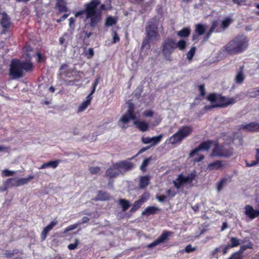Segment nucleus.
I'll return each mask as SVG.
<instances>
[{"instance_id":"f257e3e1","label":"nucleus","mask_w":259,"mask_h":259,"mask_svg":"<svg viewBox=\"0 0 259 259\" xmlns=\"http://www.w3.org/2000/svg\"><path fill=\"white\" fill-rule=\"evenodd\" d=\"M100 3L101 0H91L84 5L83 9L76 12L75 16L77 17L84 14L85 20L90 19V26L95 27L102 19L101 13L97 11V7Z\"/></svg>"},{"instance_id":"f03ea898","label":"nucleus","mask_w":259,"mask_h":259,"mask_svg":"<svg viewBox=\"0 0 259 259\" xmlns=\"http://www.w3.org/2000/svg\"><path fill=\"white\" fill-rule=\"evenodd\" d=\"M248 45V39L245 35H238L224 46L221 52L224 55L241 53L247 49Z\"/></svg>"},{"instance_id":"7ed1b4c3","label":"nucleus","mask_w":259,"mask_h":259,"mask_svg":"<svg viewBox=\"0 0 259 259\" xmlns=\"http://www.w3.org/2000/svg\"><path fill=\"white\" fill-rule=\"evenodd\" d=\"M128 110L124 114L120 120L118 124L122 128H127V126L125 124L128 123L131 120H134V124L136 125L137 127L142 132H145L148 129L149 125L145 121L136 120V117L134 114V105L131 103H128Z\"/></svg>"},{"instance_id":"20e7f679","label":"nucleus","mask_w":259,"mask_h":259,"mask_svg":"<svg viewBox=\"0 0 259 259\" xmlns=\"http://www.w3.org/2000/svg\"><path fill=\"white\" fill-rule=\"evenodd\" d=\"M207 100L211 102V105L204 107V110L206 111L216 107H225L232 105L239 100V97L236 96L234 97L227 98L219 95L212 94L207 97Z\"/></svg>"},{"instance_id":"39448f33","label":"nucleus","mask_w":259,"mask_h":259,"mask_svg":"<svg viewBox=\"0 0 259 259\" xmlns=\"http://www.w3.org/2000/svg\"><path fill=\"white\" fill-rule=\"evenodd\" d=\"M32 67V63L28 61L21 62L13 59L10 65V74L14 79L18 78L22 76L24 70L29 71Z\"/></svg>"},{"instance_id":"423d86ee","label":"nucleus","mask_w":259,"mask_h":259,"mask_svg":"<svg viewBox=\"0 0 259 259\" xmlns=\"http://www.w3.org/2000/svg\"><path fill=\"white\" fill-rule=\"evenodd\" d=\"M192 131L193 128L191 126H183L169 138V143L172 145L180 143L184 139L189 137Z\"/></svg>"},{"instance_id":"0eeeda50","label":"nucleus","mask_w":259,"mask_h":259,"mask_svg":"<svg viewBox=\"0 0 259 259\" xmlns=\"http://www.w3.org/2000/svg\"><path fill=\"white\" fill-rule=\"evenodd\" d=\"M176 48V43L172 38L165 39L161 46V53L165 60L171 61V54Z\"/></svg>"},{"instance_id":"6e6552de","label":"nucleus","mask_w":259,"mask_h":259,"mask_svg":"<svg viewBox=\"0 0 259 259\" xmlns=\"http://www.w3.org/2000/svg\"><path fill=\"white\" fill-rule=\"evenodd\" d=\"M233 149L227 144L223 145H217L212 152L213 156L218 157H228L233 155Z\"/></svg>"},{"instance_id":"1a4fd4ad","label":"nucleus","mask_w":259,"mask_h":259,"mask_svg":"<svg viewBox=\"0 0 259 259\" xmlns=\"http://www.w3.org/2000/svg\"><path fill=\"white\" fill-rule=\"evenodd\" d=\"M195 178V175L193 174L185 176L179 175L176 180L173 181L174 186L179 190L185 185L191 183Z\"/></svg>"},{"instance_id":"9d476101","label":"nucleus","mask_w":259,"mask_h":259,"mask_svg":"<svg viewBox=\"0 0 259 259\" xmlns=\"http://www.w3.org/2000/svg\"><path fill=\"white\" fill-rule=\"evenodd\" d=\"M173 234V233L166 230L163 231L160 236L154 242L148 244V248H152L160 244L163 243L169 239V237Z\"/></svg>"},{"instance_id":"9b49d317","label":"nucleus","mask_w":259,"mask_h":259,"mask_svg":"<svg viewBox=\"0 0 259 259\" xmlns=\"http://www.w3.org/2000/svg\"><path fill=\"white\" fill-rule=\"evenodd\" d=\"M99 77H97L96 78L94 81V83L93 84V86H92V90L91 91V93L87 96V100L84 101L81 104V105L78 108V111H83L84 110H85L87 107L90 105V103H91V101L92 99V97H91L92 95H93L95 92V90H96V88L99 83Z\"/></svg>"},{"instance_id":"f8f14e48","label":"nucleus","mask_w":259,"mask_h":259,"mask_svg":"<svg viewBox=\"0 0 259 259\" xmlns=\"http://www.w3.org/2000/svg\"><path fill=\"white\" fill-rule=\"evenodd\" d=\"M146 36L148 39H153L157 36V28L155 23L153 21L147 22L146 27Z\"/></svg>"},{"instance_id":"ddd939ff","label":"nucleus","mask_w":259,"mask_h":259,"mask_svg":"<svg viewBox=\"0 0 259 259\" xmlns=\"http://www.w3.org/2000/svg\"><path fill=\"white\" fill-rule=\"evenodd\" d=\"M116 166L118 168L120 172L122 174L133 168L134 164L129 160H123L116 163Z\"/></svg>"},{"instance_id":"4468645a","label":"nucleus","mask_w":259,"mask_h":259,"mask_svg":"<svg viewBox=\"0 0 259 259\" xmlns=\"http://www.w3.org/2000/svg\"><path fill=\"white\" fill-rule=\"evenodd\" d=\"M226 163L225 161L218 160L209 163L207 165L206 170L208 171L222 170L226 166Z\"/></svg>"},{"instance_id":"2eb2a0df","label":"nucleus","mask_w":259,"mask_h":259,"mask_svg":"<svg viewBox=\"0 0 259 259\" xmlns=\"http://www.w3.org/2000/svg\"><path fill=\"white\" fill-rule=\"evenodd\" d=\"M211 145V142L210 141H206L202 142L198 147L193 149L190 153V156L193 157L195 154H197L198 152L201 150H208L210 149Z\"/></svg>"},{"instance_id":"dca6fc26","label":"nucleus","mask_w":259,"mask_h":259,"mask_svg":"<svg viewBox=\"0 0 259 259\" xmlns=\"http://www.w3.org/2000/svg\"><path fill=\"white\" fill-rule=\"evenodd\" d=\"M162 138V135H159L157 136L150 137H143L142 141L144 144H151L150 147L152 146L157 145L161 140Z\"/></svg>"},{"instance_id":"f3484780","label":"nucleus","mask_w":259,"mask_h":259,"mask_svg":"<svg viewBox=\"0 0 259 259\" xmlns=\"http://www.w3.org/2000/svg\"><path fill=\"white\" fill-rule=\"evenodd\" d=\"M244 130L246 132H257L259 131V124L256 122H250L246 124L239 125V130Z\"/></svg>"},{"instance_id":"a211bd4d","label":"nucleus","mask_w":259,"mask_h":259,"mask_svg":"<svg viewBox=\"0 0 259 259\" xmlns=\"http://www.w3.org/2000/svg\"><path fill=\"white\" fill-rule=\"evenodd\" d=\"M245 214L250 219L252 220L259 216V210H255L249 205H246L245 206Z\"/></svg>"},{"instance_id":"6ab92c4d","label":"nucleus","mask_w":259,"mask_h":259,"mask_svg":"<svg viewBox=\"0 0 259 259\" xmlns=\"http://www.w3.org/2000/svg\"><path fill=\"white\" fill-rule=\"evenodd\" d=\"M120 174L119 170L118 167H116L115 163L107 169L105 175L107 177L113 178L119 176Z\"/></svg>"},{"instance_id":"aec40b11","label":"nucleus","mask_w":259,"mask_h":259,"mask_svg":"<svg viewBox=\"0 0 259 259\" xmlns=\"http://www.w3.org/2000/svg\"><path fill=\"white\" fill-rule=\"evenodd\" d=\"M58 223L57 221L54 220L44 229L41 234V239L42 241H44L46 239L49 232L58 224Z\"/></svg>"},{"instance_id":"412c9836","label":"nucleus","mask_w":259,"mask_h":259,"mask_svg":"<svg viewBox=\"0 0 259 259\" xmlns=\"http://www.w3.org/2000/svg\"><path fill=\"white\" fill-rule=\"evenodd\" d=\"M60 162V160H51L47 162L43 163L39 167V169H45L47 168H52L55 169L59 164Z\"/></svg>"},{"instance_id":"4be33fe9","label":"nucleus","mask_w":259,"mask_h":259,"mask_svg":"<svg viewBox=\"0 0 259 259\" xmlns=\"http://www.w3.org/2000/svg\"><path fill=\"white\" fill-rule=\"evenodd\" d=\"M1 15L2 18L0 21L1 26L5 28H8L11 24L10 18L5 13H2Z\"/></svg>"},{"instance_id":"5701e85b","label":"nucleus","mask_w":259,"mask_h":259,"mask_svg":"<svg viewBox=\"0 0 259 259\" xmlns=\"http://www.w3.org/2000/svg\"><path fill=\"white\" fill-rule=\"evenodd\" d=\"M160 209L158 207L152 206L147 207L143 212L142 215L149 216L151 214H153L156 213L158 211H159Z\"/></svg>"},{"instance_id":"b1692460","label":"nucleus","mask_w":259,"mask_h":259,"mask_svg":"<svg viewBox=\"0 0 259 259\" xmlns=\"http://www.w3.org/2000/svg\"><path fill=\"white\" fill-rule=\"evenodd\" d=\"M244 78L245 76L243 71V67H240L235 77V81L236 83L241 84L243 82Z\"/></svg>"},{"instance_id":"393cba45","label":"nucleus","mask_w":259,"mask_h":259,"mask_svg":"<svg viewBox=\"0 0 259 259\" xmlns=\"http://www.w3.org/2000/svg\"><path fill=\"white\" fill-rule=\"evenodd\" d=\"M149 184V178L148 176L141 177L140 180L139 187L141 189H144Z\"/></svg>"},{"instance_id":"a878e982","label":"nucleus","mask_w":259,"mask_h":259,"mask_svg":"<svg viewBox=\"0 0 259 259\" xmlns=\"http://www.w3.org/2000/svg\"><path fill=\"white\" fill-rule=\"evenodd\" d=\"M57 6L60 12H66L67 11L66 3L65 0H57Z\"/></svg>"},{"instance_id":"bb28decb","label":"nucleus","mask_w":259,"mask_h":259,"mask_svg":"<svg viewBox=\"0 0 259 259\" xmlns=\"http://www.w3.org/2000/svg\"><path fill=\"white\" fill-rule=\"evenodd\" d=\"M6 185L8 187H19L18 178H15L8 179L6 182Z\"/></svg>"},{"instance_id":"cd10ccee","label":"nucleus","mask_w":259,"mask_h":259,"mask_svg":"<svg viewBox=\"0 0 259 259\" xmlns=\"http://www.w3.org/2000/svg\"><path fill=\"white\" fill-rule=\"evenodd\" d=\"M34 176L30 175L27 178H18L19 187L27 184L30 180L33 179Z\"/></svg>"},{"instance_id":"c85d7f7f","label":"nucleus","mask_w":259,"mask_h":259,"mask_svg":"<svg viewBox=\"0 0 259 259\" xmlns=\"http://www.w3.org/2000/svg\"><path fill=\"white\" fill-rule=\"evenodd\" d=\"M118 202L122 207L123 211L127 210L130 206V202L127 200L120 198L119 199Z\"/></svg>"},{"instance_id":"c756f323","label":"nucleus","mask_w":259,"mask_h":259,"mask_svg":"<svg viewBox=\"0 0 259 259\" xmlns=\"http://www.w3.org/2000/svg\"><path fill=\"white\" fill-rule=\"evenodd\" d=\"M109 198L110 196L107 193L99 191L98 193L96 200L105 201L109 199Z\"/></svg>"},{"instance_id":"7c9ffc66","label":"nucleus","mask_w":259,"mask_h":259,"mask_svg":"<svg viewBox=\"0 0 259 259\" xmlns=\"http://www.w3.org/2000/svg\"><path fill=\"white\" fill-rule=\"evenodd\" d=\"M206 30L205 26L202 24H197L195 25V32L199 35H203Z\"/></svg>"},{"instance_id":"2f4dec72","label":"nucleus","mask_w":259,"mask_h":259,"mask_svg":"<svg viewBox=\"0 0 259 259\" xmlns=\"http://www.w3.org/2000/svg\"><path fill=\"white\" fill-rule=\"evenodd\" d=\"M228 179L227 178H223L216 185L217 190L218 192H220L227 184Z\"/></svg>"},{"instance_id":"473e14b6","label":"nucleus","mask_w":259,"mask_h":259,"mask_svg":"<svg viewBox=\"0 0 259 259\" xmlns=\"http://www.w3.org/2000/svg\"><path fill=\"white\" fill-rule=\"evenodd\" d=\"M231 244H228L231 248L236 247L240 244L241 240L237 237H231L230 238Z\"/></svg>"},{"instance_id":"72a5a7b5","label":"nucleus","mask_w":259,"mask_h":259,"mask_svg":"<svg viewBox=\"0 0 259 259\" xmlns=\"http://www.w3.org/2000/svg\"><path fill=\"white\" fill-rule=\"evenodd\" d=\"M190 33V29L189 28H184L181 30L177 32V35L180 37H187Z\"/></svg>"},{"instance_id":"f704fd0d","label":"nucleus","mask_w":259,"mask_h":259,"mask_svg":"<svg viewBox=\"0 0 259 259\" xmlns=\"http://www.w3.org/2000/svg\"><path fill=\"white\" fill-rule=\"evenodd\" d=\"M19 253H20L21 254H22V252L19 251V250H18L17 249H15L12 251L7 250L4 253V255L6 257L10 258H12L14 255L17 254Z\"/></svg>"},{"instance_id":"c9c22d12","label":"nucleus","mask_w":259,"mask_h":259,"mask_svg":"<svg viewBox=\"0 0 259 259\" xmlns=\"http://www.w3.org/2000/svg\"><path fill=\"white\" fill-rule=\"evenodd\" d=\"M116 22V19L115 18L109 16L106 19L105 25L108 27L111 26L115 24Z\"/></svg>"},{"instance_id":"e433bc0d","label":"nucleus","mask_w":259,"mask_h":259,"mask_svg":"<svg viewBox=\"0 0 259 259\" xmlns=\"http://www.w3.org/2000/svg\"><path fill=\"white\" fill-rule=\"evenodd\" d=\"M186 47V42L184 40H180L176 44V48L183 51Z\"/></svg>"},{"instance_id":"4c0bfd02","label":"nucleus","mask_w":259,"mask_h":259,"mask_svg":"<svg viewBox=\"0 0 259 259\" xmlns=\"http://www.w3.org/2000/svg\"><path fill=\"white\" fill-rule=\"evenodd\" d=\"M196 51V48L195 47H193L191 48L190 51L187 54V58L188 60L191 61L193 57L194 56L195 52Z\"/></svg>"},{"instance_id":"58836bf2","label":"nucleus","mask_w":259,"mask_h":259,"mask_svg":"<svg viewBox=\"0 0 259 259\" xmlns=\"http://www.w3.org/2000/svg\"><path fill=\"white\" fill-rule=\"evenodd\" d=\"M151 160V157L144 159L140 166V169L142 171H145L146 170V167L148 165Z\"/></svg>"},{"instance_id":"ea45409f","label":"nucleus","mask_w":259,"mask_h":259,"mask_svg":"<svg viewBox=\"0 0 259 259\" xmlns=\"http://www.w3.org/2000/svg\"><path fill=\"white\" fill-rule=\"evenodd\" d=\"M142 204L141 201L137 200L135 201L131 209V211L135 212L141 206Z\"/></svg>"},{"instance_id":"a19ab883","label":"nucleus","mask_w":259,"mask_h":259,"mask_svg":"<svg viewBox=\"0 0 259 259\" xmlns=\"http://www.w3.org/2000/svg\"><path fill=\"white\" fill-rule=\"evenodd\" d=\"M16 174V171L14 170H10L8 169H5L2 171V175L3 177H9L13 176Z\"/></svg>"},{"instance_id":"79ce46f5","label":"nucleus","mask_w":259,"mask_h":259,"mask_svg":"<svg viewBox=\"0 0 259 259\" xmlns=\"http://www.w3.org/2000/svg\"><path fill=\"white\" fill-rule=\"evenodd\" d=\"M195 250V248L193 247L191 245H188L184 249L180 250V252L181 253L184 252L189 253L194 251Z\"/></svg>"},{"instance_id":"37998d69","label":"nucleus","mask_w":259,"mask_h":259,"mask_svg":"<svg viewBox=\"0 0 259 259\" xmlns=\"http://www.w3.org/2000/svg\"><path fill=\"white\" fill-rule=\"evenodd\" d=\"M252 244L250 243L249 244L245 245H242L240 247L239 250L238 251L239 253L242 254V253L247 249V248H252Z\"/></svg>"},{"instance_id":"c03bdc74","label":"nucleus","mask_w":259,"mask_h":259,"mask_svg":"<svg viewBox=\"0 0 259 259\" xmlns=\"http://www.w3.org/2000/svg\"><path fill=\"white\" fill-rule=\"evenodd\" d=\"M89 170L91 174H96L100 170V167L99 166H91L89 168Z\"/></svg>"},{"instance_id":"a18cd8bd","label":"nucleus","mask_w":259,"mask_h":259,"mask_svg":"<svg viewBox=\"0 0 259 259\" xmlns=\"http://www.w3.org/2000/svg\"><path fill=\"white\" fill-rule=\"evenodd\" d=\"M228 259H243V256L237 251L232 254Z\"/></svg>"},{"instance_id":"49530a36","label":"nucleus","mask_w":259,"mask_h":259,"mask_svg":"<svg viewBox=\"0 0 259 259\" xmlns=\"http://www.w3.org/2000/svg\"><path fill=\"white\" fill-rule=\"evenodd\" d=\"M166 193L169 197L172 198L177 194V191H176L175 189H169L167 190Z\"/></svg>"},{"instance_id":"de8ad7c7","label":"nucleus","mask_w":259,"mask_h":259,"mask_svg":"<svg viewBox=\"0 0 259 259\" xmlns=\"http://www.w3.org/2000/svg\"><path fill=\"white\" fill-rule=\"evenodd\" d=\"M75 243H71V244H70L68 246V248L70 249V250H73V249H75V248H76L77 245H78V242H79V240L78 239H75Z\"/></svg>"},{"instance_id":"09e8293b","label":"nucleus","mask_w":259,"mask_h":259,"mask_svg":"<svg viewBox=\"0 0 259 259\" xmlns=\"http://www.w3.org/2000/svg\"><path fill=\"white\" fill-rule=\"evenodd\" d=\"M79 225H80V224H74V225H71L68 227H67L66 229H65V230L64 231V232H69V231H72L73 230H74Z\"/></svg>"},{"instance_id":"8fccbe9b","label":"nucleus","mask_w":259,"mask_h":259,"mask_svg":"<svg viewBox=\"0 0 259 259\" xmlns=\"http://www.w3.org/2000/svg\"><path fill=\"white\" fill-rule=\"evenodd\" d=\"M231 23V19L229 18H226L222 22V27L224 28L227 27Z\"/></svg>"},{"instance_id":"3c124183","label":"nucleus","mask_w":259,"mask_h":259,"mask_svg":"<svg viewBox=\"0 0 259 259\" xmlns=\"http://www.w3.org/2000/svg\"><path fill=\"white\" fill-rule=\"evenodd\" d=\"M154 111H153L152 110H146L145 111L143 114L144 116H146V117H152L153 116V115H154Z\"/></svg>"},{"instance_id":"603ef678","label":"nucleus","mask_w":259,"mask_h":259,"mask_svg":"<svg viewBox=\"0 0 259 259\" xmlns=\"http://www.w3.org/2000/svg\"><path fill=\"white\" fill-rule=\"evenodd\" d=\"M119 41V37L118 36L117 33L115 31L113 32V40L112 43L115 44L116 42Z\"/></svg>"},{"instance_id":"864d4df0","label":"nucleus","mask_w":259,"mask_h":259,"mask_svg":"<svg viewBox=\"0 0 259 259\" xmlns=\"http://www.w3.org/2000/svg\"><path fill=\"white\" fill-rule=\"evenodd\" d=\"M217 24H218V23L217 21L213 22L212 26L210 28V29L207 33H210V34L211 35V34L214 31L215 28H216V27L217 26Z\"/></svg>"},{"instance_id":"5fc2aeb1","label":"nucleus","mask_w":259,"mask_h":259,"mask_svg":"<svg viewBox=\"0 0 259 259\" xmlns=\"http://www.w3.org/2000/svg\"><path fill=\"white\" fill-rule=\"evenodd\" d=\"M200 94L202 96H204L205 95V87L203 84H201L199 87Z\"/></svg>"},{"instance_id":"6e6d98bb","label":"nucleus","mask_w":259,"mask_h":259,"mask_svg":"<svg viewBox=\"0 0 259 259\" xmlns=\"http://www.w3.org/2000/svg\"><path fill=\"white\" fill-rule=\"evenodd\" d=\"M75 80H68L65 81V83L67 86L73 85L75 84Z\"/></svg>"},{"instance_id":"4d7b16f0","label":"nucleus","mask_w":259,"mask_h":259,"mask_svg":"<svg viewBox=\"0 0 259 259\" xmlns=\"http://www.w3.org/2000/svg\"><path fill=\"white\" fill-rule=\"evenodd\" d=\"M148 196V195L144 194L141 197V198H140V200H139V201H141V203L143 204L144 202H145L146 201V200L147 199Z\"/></svg>"},{"instance_id":"13d9d810","label":"nucleus","mask_w":259,"mask_h":259,"mask_svg":"<svg viewBox=\"0 0 259 259\" xmlns=\"http://www.w3.org/2000/svg\"><path fill=\"white\" fill-rule=\"evenodd\" d=\"M68 14H64L60 18H59V19H58L57 20V22H61L63 21H64L65 19H66L68 16Z\"/></svg>"},{"instance_id":"bf43d9fd","label":"nucleus","mask_w":259,"mask_h":259,"mask_svg":"<svg viewBox=\"0 0 259 259\" xmlns=\"http://www.w3.org/2000/svg\"><path fill=\"white\" fill-rule=\"evenodd\" d=\"M258 163L257 161H252L250 163L247 162L246 163V166L248 167H251L253 166H254L256 165Z\"/></svg>"},{"instance_id":"052dcab7","label":"nucleus","mask_w":259,"mask_h":259,"mask_svg":"<svg viewBox=\"0 0 259 259\" xmlns=\"http://www.w3.org/2000/svg\"><path fill=\"white\" fill-rule=\"evenodd\" d=\"M233 2L239 6L241 5L242 3L245 2V0H232Z\"/></svg>"},{"instance_id":"680f3d73","label":"nucleus","mask_w":259,"mask_h":259,"mask_svg":"<svg viewBox=\"0 0 259 259\" xmlns=\"http://www.w3.org/2000/svg\"><path fill=\"white\" fill-rule=\"evenodd\" d=\"M149 39L147 37V38H145L143 42H142V48H144V47H145L146 46V45H147L148 44H149Z\"/></svg>"},{"instance_id":"e2e57ef3","label":"nucleus","mask_w":259,"mask_h":259,"mask_svg":"<svg viewBox=\"0 0 259 259\" xmlns=\"http://www.w3.org/2000/svg\"><path fill=\"white\" fill-rule=\"evenodd\" d=\"M166 198V196L165 195H161L157 197V199L160 202L163 201Z\"/></svg>"},{"instance_id":"0e129e2a","label":"nucleus","mask_w":259,"mask_h":259,"mask_svg":"<svg viewBox=\"0 0 259 259\" xmlns=\"http://www.w3.org/2000/svg\"><path fill=\"white\" fill-rule=\"evenodd\" d=\"M231 247L229 245H227V246H226L223 249V253L224 254H225L227 253L228 252V250L231 248Z\"/></svg>"},{"instance_id":"69168bd1","label":"nucleus","mask_w":259,"mask_h":259,"mask_svg":"<svg viewBox=\"0 0 259 259\" xmlns=\"http://www.w3.org/2000/svg\"><path fill=\"white\" fill-rule=\"evenodd\" d=\"M150 148V146H149L147 147L142 148L139 151V153H142L144 152V151L148 150Z\"/></svg>"},{"instance_id":"338daca9","label":"nucleus","mask_w":259,"mask_h":259,"mask_svg":"<svg viewBox=\"0 0 259 259\" xmlns=\"http://www.w3.org/2000/svg\"><path fill=\"white\" fill-rule=\"evenodd\" d=\"M89 220H90V219L88 217H83L82 219V222L80 223V224H81L86 223Z\"/></svg>"},{"instance_id":"774afa93","label":"nucleus","mask_w":259,"mask_h":259,"mask_svg":"<svg viewBox=\"0 0 259 259\" xmlns=\"http://www.w3.org/2000/svg\"><path fill=\"white\" fill-rule=\"evenodd\" d=\"M255 158L256 159V161L258 163L259 162V149H256V155Z\"/></svg>"}]
</instances>
